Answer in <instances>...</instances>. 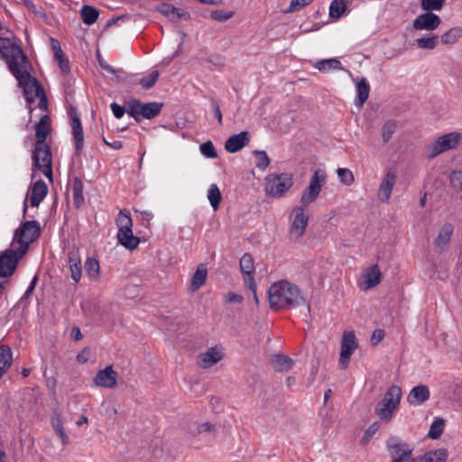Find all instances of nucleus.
<instances>
[{"label": "nucleus", "mask_w": 462, "mask_h": 462, "mask_svg": "<svg viewBox=\"0 0 462 462\" xmlns=\"http://www.w3.org/2000/svg\"><path fill=\"white\" fill-rule=\"evenodd\" d=\"M382 280V273L377 264L367 267L361 275L358 286L362 291H368L377 286Z\"/></svg>", "instance_id": "nucleus-14"}, {"label": "nucleus", "mask_w": 462, "mask_h": 462, "mask_svg": "<svg viewBox=\"0 0 462 462\" xmlns=\"http://www.w3.org/2000/svg\"><path fill=\"white\" fill-rule=\"evenodd\" d=\"M380 424L379 422H374L371 424L367 430L365 431L360 443L362 445H366L371 440V439L374 436V434L379 430Z\"/></svg>", "instance_id": "nucleus-52"}, {"label": "nucleus", "mask_w": 462, "mask_h": 462, "mask_svg": "<svg viewBox=\"0 0 462 462\" xmlns=\"http://www.w3.org/2000/svg\"><path fill=\"white\" fill-rule=\"evenodd\" d=\"M52 47L54 50L55 59L59 62L60 69L63 71H68L69 69V61L66 59L64 52L62 51L59 42L57 41L52 40Z\"/></svg>", "instance_id": "nucleus-41"}, {"label": "nucleus", "mask_w": 462, "mask_h": 462, "mask_svg": "<svg viewBox=\"0 0 462 462\" xmlns=\"http://www.w3.org/2000/svg\"><path fill=\"white\" fill-rule=\"evenodd\" d=\"M160 76V73L158 70L154 69L152 70L148 75L143 76L140 79V84L143 86V88H152L157 81L158 78Z\"/></svg>", "instance_id": "nucleus-50"}, {"label": "nucleus", "mask_w": 462, "mask_h": 462, "mask_svg": "<svg viewBox=\"0 0 462 462\" xmlns=\"http://www.w3.org/2000/svg\"><path fill=\"white\" fill-rule=\"evenodd\" d=\"M233 16V11L215 10L210 14V17L217 22H225Z\"/></svg>", "instance_id": "nucleus-55"}, {"label": "nucleus", "mask_w": 462, "mask_h": 462, "mask_svg": "<svg viewBox=\"0 0 462 462\" xmlns=\"http://www.w3.org/2000/svg\"><path fill=\"white\" fill-rule=\"evenodd\" d=\"M430 397V391L426 384H418L411 388L408 396L407 402L411 406H420L428 401Z\"/></svg>", "instance_id": "nucleus-22"}, {"label": "nucleus", "mask_w": 462, "mask_h": 462, "mask_svg": "<svg viewBox=\"0 0 462 462\" xmlns=\"http://www.w3.org/2000/svg\"><path fill=\"white\" fill-rule=\"evenodd\" d=\"M69 125L71 127L72 134L74 136L76 149L79 152L84 145V134L80 122L79 116L76 109L70 108L69 112Z\"/></svg>", "instance_id": "nucleus-21"}, {"label": "nucleus", "mask_w": 462, "mask_h": 462, "mask_svg": "<svg viewBox=\"0 0 462 462\" xmlns=\"http://www.w3.org/2000/svg\"><path fill=\"white\" fill-rule=\"evenodd\" d=\"M110 107L116 118L119 119L124 116L125 110L122 106L114 102L110 105Z\"/></svg>", "instance_id": "nucleus-60"}, {"label": "nucleus", "mask_w": 462, "mask_h": 462, "mask_svg": "<svg viewBox=\"0 0 462 462\" xmlns=\"http://www.w3.org/2000/svg\"><path fill=\"white\" fill-rule=\"evenodd\" d=\"M69 271L71 273V278L72 280L78 283L80 279H81V275H82V268H81V264L79 265H77V263H74V264H70L69 266Z\"/></svg>", "instance_id": "nucleus-58"}, {"label": "nucleus", "mask_w": 462, "mask_h": 462, "mask_svg": "<svg viewBox=\"0 0 462 462\" xmlns=\"http://www.w3.org/2000/svg\"><path fill=\"white\" fill-rule=\"evenodd\" d=\"M118 243L128 250L135 249L140 244V238L134 236L133 228L118 230Z\"/></svg>", "instance_id": "nucleus-25"}, {"label": "nucleus", "mask_w": 462, "mask_h": 462, "mask_svg": "<svg viewBox=\"0 0 462 462\" xmlns=\"http://www.w3.org/2000/svg\"><path fill=\"white\" fill-rule=\"evenodd\" d=\"M207 275L206 266L202 263L199 264L190 280L189 291L191 292L197 291L206 282Z\"/></svg>", "instance_id": "nucleus-29"}, {"label": "nucleus", "mask_w": 462, "mask_h": 462, "mask_svg": "<svg viewBox=\"0 0 462 462\" xmlns=\"http://www.w3.org/2000/svg\"><path fill=\"white\" fill-rule=\"evenodd\" d=\"M51 425L55 433L59 436L63 445L69 442V437L65 432L61 415L58 411H54L51 416Z\"/></svg>", "instance_id": "nucleus-33"}, {"label": "nucleus", "mask_w": 462, "mask_h": 462, "mask_svg": "<svg viewBox=\"0 0 462 462\" xmlns=\"http://www.w3.org/2000/svg\"><path fill=\"white\" fill-rule=\"evenodd\" d=\"M397 181V174L395 170L388 169L380 182L377 198L383 203H387L392 196L393 188Z\"/></svg>", "instance_id": "nucleus-13"}, {"label": "nucleus", "mask_w": 462, "mask_h": 462, "mask_svg": "<svg viewBox=\"0 0 462 462\" xmlns=\"http://www.w3.org/2000/svg\"><path fill=\"white\" fill-rule=\"evenodd\" d=\"M243 300V296L236 292H228L224 296V300L229 303H241Z\"/></svg>", "instance_id": "nucleus-59"}, {"label": "nucleus", "mask_w": 462, "mask_h": 462, "mask_svg": "<svg viewBox=\"0 0 462 462\" xmlns=\"http://www.w3.org/2000/svg\"><path fill=\"white\" fill-rule=\"evenodd\" d=\"M14 77L18 81L19 87L23 90L30 112L32 113L35 108L32 106V104L36 100H38L40 110L45 111L47 109V98L39 82L31 76L30 69L21 71L14 75Z\"/></svg>", "instance_id": "nucleus-3"}, {"label": "nucleus", "mask_w": 462, "mask_h": 462, "mask_svg": "<svg viewBox=\"0 0 462 462\" xmlns=\"http://www.w3.org/2000/svg\"><path fill=\"white\" fill-rule=\"evenodd\" d=\"M293 183L291 172L270 173L264 178V192L269 197L279 199L291 189Z\"/></svg>", "instance_id": "nucleus-5"}, {"label": "nucleus", "mask_w": 462, "mask_h": 462, "mask_svg": "<svg viewBox=\"0 0 462 462\" xmlns=\"http://www.w3.org/2000/svg\"><path fill=\"white\" fill-rule=\"evenodd\" d=\"M396 128V122L393 120H388L384 123L382 129V138L384 143H388L392 139Z\"/></svg>", "instance_id": "nucleus-46"}, {"label": "nucleus", "mask_w": 462, "mask_h": 462, "mask_svg": "<svg viewBox=\"0 0 462 462\" xmlns=\"http://www.w3.org/2000/svg\"><path fill=\"white\" fill-rule=\"evenodd\" d=\"M51 131V126L49 123V117L47 116H43L41 117L39 123L36 125V143H46L45 140Z\"/></svg>", "instance_id": "nucleus-32"}, {"label": "nucleus", "mask_w": 462, "mask_h": 462, "mask_svg": "<svg viewBox=\"0 0 462 462\" xmlns=\"http://www.w3.org/2000/svg\"><path fill=\"white\" fill-rule=\"evenodd\" d=\"M0 56L14 75L31 69V64L14 37H0Z\"/></svg>", "instance_id": "nucleus-2"}, {"label": "nucleus", "mask_w": 462, "mask_h": 462, "mask_svg": "<svg viewBox=\"0 0 462 462\" xmlns=\"http://www.w3.org/2000/svg\"><path fill=\"white\" fill-rule=\"evenodd\" d=\"M255 166L264 171L270 164V159L264 151H254Z\"/></svg>", "instance_id": "nucleus-48"}, {"label": "nucleus", "mask_w": 462, "mask_h": 462, "mask_svg": "<svg viewBox=\"0 0 462 462\" xmlns=\"http://www.w3.org/2000/svg\"><path fill=\"white\" fill-rule=\"evenodd\" d=\"M94 383L103 388H114L117 384V373L111 365L106 366L97 373L94 378Z\"/></svg>", "instance_id": "nucleus-19"}, {"label": "nucleus", "mask_w": 462, "mask_h": 462, "mask_svg": "<svg viewBox=\"0 0 462 462\" xmlns=\"http://www.w3.org/2000/svg\"><path fill=\"white\" fill-rule=\"evenodd\" d=\"M454 231V226L447 223L439 230L438 236L435 240L436 246L440 250L444 251L448 248L450 239Z\"/></svg>", "instance_id": "nucleus-27"}, {"label": "nucleus", "mask_w": 462, "mask_h": 462, "mask_svg": "<svg viewBox=\"0 0 462 462\" xmlns=\"http://www.w3.org/2000/svg\"><path fill=\"white\" fill-rule=\"evenodd\" d=\"M440 23L441 20L438 14L427 11L415 18L412 26L415 30L419 31H434L439 28Z\"/></svg>", "instance_id": "nucleus-16"}, {"label": "nucleus", "mask_w": 462, "mask_h": 462, "mask_svg": "<svg viewBox=\"0 0 462 462\" xmlns=\"http://www.w3.org/2000/svg\"><path fill=\"white\" fill-rule=\"evenodd\" d=\"M346 4L344 0H333L329 6V15L332 18H340L346 11Z\"/></svg>", "instance_id": "nucleus-44"}, {"label": "nucleus", "mask_w": 462, "mask_h": 462, "mask_svg": "<svg viewBox=\"0 0 462 462\" xmlns=\"http://www.w3.org/2000/svg\"><path fill=\"white\" fill-rule=\"evenodd\" d=\"M249 142L248 133L241 132L230 136L225 144L226 150L230 153H235L243 149Z\"/></svg>", "instance_id": "nucleus-24"}, {"label": "nucleus", "mask_w": 462, "mask_h": 462, "mask_svg": "<svg viewBox=\"0 0 462 462\" xmlns=\"http://www.w3.org/2000/svg\"><path fill=\"white\" fill-rule=\"evenodd\" d=\"M326 180L327 174L323 170L318 169L313 172L308 187L303 190L300 197L302 207H308L318 199Z\"/></svg>", "instance_id": "nucleus-8"}, {"label": "nucleus", "mask_w": 462, "mask_h": 462, "mask_svg": "<svg viewBox=\"0 0 462 462\" xmlns=\"http://www.w3.org/2000/svg\"><path fill=\"white\" fill-rule=\"evenodd\" d=\"M73 199L77 207H79L83 200V185L79 179H75L73 183Z\"/></svg>", "instance_id": "nucleus-49"}, {"label": "nucleus", "mask_w": 462, "mask_h": 462, "mask_svg": "<svg viewBox=\"0 0 462 462\" xmlns=\"http://www.w3.org/2000/svg\"><path fill=\"white\" fill-rule=\"evenodd\" d=\"M158 11L172 22H177L180 19L188 20L190 17L187 11L166 3L160 5Z\"/></svg>", "instance_id": "nucleus-23"}, {"label": "nucleus", "mask_w": 462, "mask_h": 462, "mask_svg": "<svg viewBox=\"0 0 462 462\" xmlns=\"http://www.w3.org/2000/svg\"><path fill=\"white\" fill-rule=\"evenodd\" d=\"M313 66L322 72H328L331 69H342V64L337 59L319 60Z\"/></svg>", "instance_id": "nucleus-36"}, {"label": "nucleus", "mask_w": 462, "mask_h": 462, "mask_svg": "<svg viewBox=\"0 0 462 462\" xmlns=\"http://www.w3.org/2000/svg\"><path fill=\"white\" fill-rule=\"evenodd\" d=\"M128 114L132 116L135 120L139 121L142 119V108L143 103L136 99H132L128 102Z\"/></svg>", "instance_id": "nucleus-47"}, {"label": "nucleus", "mask_w": 462, "mask_h": 462, "mask_svg": "<svg viewBox=\"0 0 462 462\" xmlns=\"http://www.w3.org/2000/svg\"><path fill=\"white\" fill-rule=\"evenodd\" d=\"M313 0H291L289 8L286 13H291L301 10L306 5L312 3Z\"/></svg>", "instance_id": "nucleus-56"}, {"label": "nucleus", "mask_w": 462, "mask_h": 462, "mask_svg": "<svg viewBox=\"0 0 462 462\" xmlns=\"http://www.w3.org/2000/svg\"><path fill=\"white\" fill-rule=\"evenodd\" d=\"M356 97L355 104L356 106L361 107L369 97L370 85L366 79H361L356 85Z\"/></svg>", "instance_id": "nucleus-28"}, {"label": "nucleus", "mask_w": 462, "mask_h": 462, "mask_svg": "<svg viewBox=\"0 0 462 462\" xmlns=\"http://www.w3.org/2000/svg\"><path fill=\"white\" fill-rule=\"evenodd\" d=\"M116 223L118 230L133 228V220L130 217V212L125 209L120 210L116 219Z\"/></svg>", "instance_id": "nucleus-42"}, {"label": "nucleus", "mask_w": 462, "mask_h": 462, "mask_svg": "<svg viewBox=\"0 0 462 462\" xmlns=\"http://www.w3.org/2000/svg\"><path fill=\"white\" fill-rule=\"evenodd\" d=\"M439 43V37L432 34L419 38L416 40V44L420 49L434 50Z\"/></svg>", "instance_id": "nucleus-38"}, {"label": "nucleus", "mask_w": 462, "mask_h": 462, "mask_svg": "<svg viewBox=\"0 0 462 462\" xmlns=\"http://www.w3.org/2000/svg\"><path fill=\"white\" fill-rule=\"evenodd\" d=\"M215 430V425L211 422L206 421L195 426L194 429H191V432L193 434H200L203 432H209Z\"/></svg>", "instance_id": "nucleus-57"}, {"label": "nucleus", "mask_w": 462, "mask_h": 462, "mask_svg": "<svg viewBox=\"0 0 462 462\" xmlns=\"http://www.w3.org/2000/svg\"><path fill=\"white\" fill-rule=\"evenodd\" d=\"M240 270L244 274V283L248 289L255 287L254 279V259L251 254H245L240 259Z\"/></svg>", "instance_id": "nucleus-20"}, {"label": "nucleus", "mask_w": 462, "mask_h": 462, "mask_svg": "<svg viewBox=\"0 0 462 462\" xmlns=\"http://www.w3.org/2000/svg\"><path fill=\"white\" fill-rule=\"evenodd\" d=\"M162 108V105L158 103H146L143 104L142 118H152L156 116Z\"/></svg>", "instance_id": "nucleus-43"}, {"label": "nucleus", "mask_w": 462, "mask_h": 462, "mask_svg": "<svg viewBox=\"0 0 462 462\" xmlns=\"http://www.w3.org/2000/svg\"><path fill=\"white\" fill-rule=\"evenodd\" d=\"M310 214L306 208L297 206L292 209L290 218V236L291 238L299 239L303 236L308 226Z\"/></svg>", "instance_id": "nucleus-10"}, {"label": "nucleus", "mask_w": 462, "mask_h": 462, "mask_svg": "<svg viewBox=\"0 0 462 462\" xmlns=\"http://www.w3.org/2000/svg\"><path fill=\"white\" fill-rule=\"evenodd\" d=\"M199 151L203 156L209 159H214L217 156V151L211 141H208L199 146Z\"/></svg>", "instance_id": "nucleus-51"}, {"label": "nucleus", "mask_w": 462, "mask_h": 462, "mask_svg": "<svg viewBox=\"0 0 462 462\" xmlns=\"http://www.w3.org/2000/svg\"><path fill=\"white\" fill-rule=\"evenodd\" d=\"M448 452L446 448H438L425 453L423 456L411 459V462H446Z\"/></svg>", "instance_id": "nucleus-26"}, {"label": "nucleus", "mask_w": 462, "mask_h": 462, "mask_svg": "<svg viewBox=\"0 0 462 462\" xmlns=\"http://www.w3.org/2000/svg\"><path fill=\"white\" fill-rule=\"evenodd\" d=\"M88 357H89V350L85 348L80 353L78 354L77 360L79 363H86V362H88Z\"/></svg>", "instance_id": "nucleus-64"}, {"label": "nucleus", "mask_w": 462, "mask_h": 462, "mask_svg": "<svg viewBox=\"0 0 462 462\" xmlns=\"http://www.w3.org/2000/svg\"><path fill=\"white\" fill-rule=\"evenodd\" d=\"M224 357L222 348L216 346L209 347L207 351L198 356L197 364L200 368L208 369L217 364Z\"/></svg>", "instance_id": "nucleus-18"}, {"label": "nucleus", "mask_w": 462, "mask_h": 462, "mask_svg": "<svg viewBox=\"0 0 462 462\" xmlns=\"http://www.w3.org/2000/svg\"><path fill=\"white\" fill-rule=\"evenodd\" d=\"M270 363L273 369L278 372H287L293 365L292 360L283 355H273L270 357Z\"/></svg>", "instance_id": "nucleus-30"}, {"label": "nucleus", "mask_w": 462, "mask_h": 462, "mask_svg": "<svg viewBox=\"0 0 462 462\" xmlns=\"http://www.w3.org/2000/svg\"><path fill=\"white\" fill-rule=\"evenodd\" d=\"M25 254H20L17 248H8L0 254V277H7L13 274L19 260Z\"/></svg>", "instance_id": "nucleus-12"}, {"label": "nucleus", "mask_w": 462, "mask_h": 462, "mask_svg": "<svg viewBox=\"0 0 462 462\" xmlns=\"http://www.w3.org/2000/svg\"><path fill=\"white\" fill-rule=\"evenodd\" d=\"M358 343L356 341V334L353 330H346L342 336L341 351L338 360V365L341 369L345 370L348 367L350 357L357 349Z\"/></svg>", "instance_id": "nucleus-11"}, {"label": "nucleus", "mask_w": 462, "mask_h": 462, "mask_svg": "<svg viewBox=\"0 0 462 462\" xmlns=\"http://www.w3.org/2000/svg\"><path fill=\"white\" fill-rule=\"evenodd\" d=\"M462 37V28L453 27L439 37V42L445 45L455 44Z\"/></svg>", "instance_id": "nucleus-34"}, {"label": "nucleus", "mask_w": 462, "mask_h": 462, "mask_svg": "<svg viewBox=\"0 0 462 462\" xmlns=\"http://www.w3.org/2000/svg\"><path fill=\"white\" fill-rule=\"evenodd\" d=\"M80 14L84 23L90 25L97 21L99 13L96 8L92 6L84 5L81 9Z\"/></svg>", "instance_id": "nucleus-40"}, {"label": "nucleus", "mask_w": 462, "mask_h": 462, "mask_svg": "<svg viewBox=\"0 0 462 462\" xmlns=\"http://www.w3.org/2000/svg\"><path fill=\"white\" fill-rule=\"evenodd\" d=\"M207 197L212 208L215 211L217 210L221 202L222 196L217 184L213 183L209 186Z\"/></svg>", "instance_id": "nucleus-39"}, {"label": "nucleus", "mask_w": 462, "mask_h": 462, "mask_svg": "<svg viewBox=\"0 0 462 462\" xmlns=\"http://www.w3.org/2000/svg\"><path fill=\"white\" fill-rule=\"evenodd\" d=\"M267 294L270 308L273 310L292 309L306 304L300 289L287 280L272 283Z\"/></svg>", "instance_id": "nucleus-1"}, {"label": "nucleus", "mask_w": 462, "mask_h": 462, "mask_svg": "<svg viewBox=\"0 0 462 462\" xmlns=\"http://www.w3.org/2000/svg\"><path fill=\"white\" fill-rule=\"evenodd\" d=\"M77 263V265L81 264V259L78 251H72L69 254V265Z\"/></svg>", "instance_id": "nucleus-62"}, {"label": "nucleus", "mask_w": 462, "mask_h": 462, "mask_svg": "<svg viewBox=\"0 0 462 462\" xmlns=\"http://www.w3.org/2000/svg\"><path fill=\"white\" fill-rule=\"evenodd\" d=\"M103 407L105 408L106 415L108 417H113L114 415H116L117 413L116 409L110 403L104 402Z\"/></svg>", "instance_id": "nucleus-63"}, {"label": "nucleus", "mask_w": 462, "mask_h": 462, "mask_svg": "<svg viewBox=\"0 0 462 462\" xmlns=\"http://www.w3.org/2000/svg\"><path fill=\"white\" fill-rule=\"evenodd\" d=\"M384 337V331L383 329H375L371 337L373 345H377Z\"/></svg>", "instance_id": "nucleus-61"}, {"label": "nucleus", "mask_w": 462, "mask_h": 462, "mask_svg": "<svg viewBox=\"0 0 462 462\" xmlns=\"http://www.w3.org/2000/svg\"><path fill=\"white\" fill-rule=\"evenodd\" d=\"M446 421L441 417H435L430 424L428 437L431 439H438L445 430Z\"/></svg>", "instance_id": "nucleus-35"}, {"label": "nucleus", "mask_w": 462, "mask_h": 462, "mask_svg": "<svg viewBox=\"0 0 462 462\" xmlns=\"http://www.w3.org/2000/svg\"><path fill=\"white\" fill-rule=\"evenodd\" d=\"M387 448L390 454L393 457V460L400 462H411L412 449L404 442L396 439H391L387 442Z\"/></svg>", "instance_id": "nucleus-17"}, {"label": "nucleus", "mask_w": 462, "mask_h": 462, "mask_svg": "<svg viewBox=\"0 0 462 462\" xmlns=\"http://www.w3.org/2000/svg\"><path fill=\"white\" fill-rule=\"evenodd\" d=\"M48 192L47 185L43 180H37L33 186L28 190L26 198L23 201V214L27 211V201L30 199L32 207L37 208L45 199Z\"/></svg>", "instance_id": "nucleus-15"}, {"label": "nucleus", "mask_w": 462, "mask_h": 462, "mask_svg": "<svg viewBox=\"0 0 462 462\" xmlns=\"http://www.w3.org/2000/svg\"><path fill=\"white\" fill-rule=\"evenodd\" d=\"M337 175L340 183L344 185L350 186L355 181V177L352 171L347 168H338L337 170Z\"/></svg>", "instance_id": "nucleus-45"}, {"label": "nucleus", "mask_w": 462, "mask_h": 462, "mask_svg": "<svg viewBox=\"0 0 462 462\" xmlns=\"http://www.w3.org/2000/svg\"><path fill=\"white\" fill-rule=\"evenodd\" d=\"M444 4V0H421V7L425 11H439Z\"/></svg>", "instance_id": "nucleus-54"}, {"label": "nucleus", "mask_w": 462, "mask_h": 462, "mask_svg": "<svg viewBox=\"0 0 462 462\" xmlns=\"http://www.w3.org/2000/svg\"><path fill=\"white\" fill-rule=\"evenodd\" d=\"M449 182L453 189L462 190V170L451 171L449 174Z\"/></svg>", "instance_id": "nucleus-53"}, {"label": "nucleus", "mask_w": 462, "mask_h": 462, "mask_svg": "<svg viewBox=\"0 0 462 462\" xmlns=\"http://www.w3.org/2000/svg\"><path fill=\"white\" fill-rule=\"evenodd\" d=\"M462 142V133L451 132L436 138L427 148L428 157L434 158L440 153L454 150Z\"/></svg>", "instance_id": "nucleus-7"}, {"label": "nucleus", "mask_w": 462, "mask_h": 462, "mask_svg": "<svg viewBox=\"0 0 462 462\" xmlns=\"http://www.w3.org/2000/svg\"><path fill=\"white\" fill-rule=\"evenodd\" d=\"M32 166L34 170L42 171L48 179L51 180V153L46 143L35 144L32 152Z\"/></svg>", "instance_id": "nucleus-9"}, {"label": "nucleus", "mask_w": 462, "mask_h": 462, "mask_svg": "<svg viewBox=\"0 0 462 462\" xmlns=\"http://www.w3.org/2000/svg\"><path fill=\"white\" fill-rule=\"evenodd\" d=\"M40 232L41 227L37 221H26L15 231L12 247H14L17 244L18 246L16 248L20 250V254H25L29 245L38 238Z\"/></svg>", "instance_id": "nucleus-6"}, {"label": "nucleus", "mask_w": 462, "mask_h": 462, "mask_svg": "<svg viewBox=\"0 0 462 462\" xmlns=\"http://www.w3.org/2000/svg\"><path fill=\"white\" fill-rule=\"evenodd\" d=\"M402 391L397 384L391 385L377 402L374 412L381 422L389 423L401 405Z\"/></svg>", "instance_id": "nucleus-4"}, {"label": "nucleus", "mask_w": 462, "mask_h": 462, "mask_svg": "<svg viewBox=\"0 0 462 462\" xmlns=\"http://www.w3.org/2000/svg\"><path fill=\"white\" fill-rule=\"evenodd\" d=\"M85 271L90 280L96 281L100 275V265L97 259L93 257L87 258L85 262Z\"/></svg>", "instance_id": "nucleus-37"}, {"label": "nucleus", "mask_w": 462, "mask_h": 462, "mask_svg": "<svg viewBox=\"0 0 462 462\" xmlns=\"http://www.w3.org/2000/svg\"><path fill=\"white\" fill-rule=\"evenodd\" d=\"M13 363V354L7 346H0V379L8 371Z\"/></svg>", "instance_id": "nucleus-31"}]
</instances>
